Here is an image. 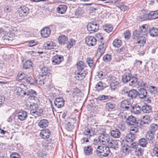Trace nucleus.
Listing matches in <instances>:
<instances>
[{
	"mask_svg": "<svg viewBox=\"0 0 158 158\" xmlns=\"http://www.w3.org/2000/svg\"><path fill=\"white\" fill-rule=\"evenodd\" d=\"M102 10V5L99 4H95L92 5L89 8V11L91 13H98L101 12Z\"/></svg>",
	"mask_w": 158,
	"mask_h": 158,
	"instance_id": "5",
	"label": "nucleus"
},
{
	"mask_svg": "<svg viewBox=\"0 0 158 158\" xmlns=\"http://www.w3.org/2000/svg\"><path fill=\"white\" fill-rule=\"evenodd\" d=\"M35 95H29L30 96H27L28 97V98L26 101V103L31 102L30 100L35 101L36 99H37V98L34 96Z\"/></svg>",
	"mask_w": 158,
	"mask_h": 158,
	"instance_id": "57",
	"label": "nucleus"
},
{
	"mask_svg": "<svg viewBox=\"0 0 158 158\" xmlns=\"http://www.w3.org/2000/svg\"><path fill=\"white\" fill-rule=\"evenodd\" d=\"M138 95V92L135 89H131L128 92L127 96L131 99L135 98Z\"/></svg>",
	"mask_w": 158,
	"mask_h": 158,
	"instance_id": "26",
	"label": "nucleus"
},
{
	"mask_svg": "<svg viewBox=\"0 0 158 158\" xmlns=\"http://www.w3.org/2000/svg\"><path fill=\"white\" fill-rule=\"evenodd\" d=\"M103 27L104 30L107 33L112 31L113 29V27L110 24H106L103 26Z\"/></svg>",
	"mask_w": 158,
	"mask_h": 158,
	"instance_id": "40",
	"label": "nucleus"
},
{
	"mask_svg": "<svg viewBox=\"0 0 158 158\" xmlns=\"http://www.w3.org/2000/svg\"><path fill=\"white\" fill-rule=\"evenodd\" d=\"M15 91L16 94L19 96H23V94L24 95V93H25L23 90L21 88L19 87H17L15 89Z\"/></svg>",
	"mask_w": 158,
	"mask_h": 158,
	"instance_id": "49",
	"label": "nucleus"
},
{
	"mask_svg": "<svg viewBox=\"0 0 158 158\" xmlns=\"http://www.w3.org/2000/svg\"><path fill=\"white\" fill-rule=\"evenodd\" d=\"M142 110L144 113H149L152 111L151 106L147 105H145L142 106Z\"/></svg>",
	"mask_w": 158,
	"mask_h": 158,
	"instance_id": "33",
	"label": "nucleus"
},
{
	"mask_svg": "<svg viewBox=\"0 0 158 158\" xmlns=\"http://www.w3.org/2000/svg\"><path fill=\"white\" fill-rule=\"evenodd\" d=\"M25 105L26 106L27 109H30L31 110V114H32V112L34 111L38 107V104L34 102L26 103Z\"/></svg>",
	"mask_w": 158,
	"mask_h": 158,
	"instance_id": "11",
	"label": "nucleus"
},
{
	"mask_svg": "<svg viewBox=\"0 0 158 158\" xmlns=\"http://www.w3.org/2000/svg\"><path fill=\"white\" fill-rule=\"evenodd\" d=\"M104 44L102 43V44H99L98 46V53H100V55H101L104 52L105 48L104 46Z\"/></svg>",
	"mask_w": 158,
	"mask_h": 158,
	"instance_id": "44",
	"label": "nucleus"
},
{
	"mask_svg": "<svg viewBox=\"0 0 158 158\" xmlns=\"http://www.w3.org/2000/svg\"><path fill=\"white\" fill-rule=\"evenodd\" d=\"M99 141L104 145L106 143H108L110 141L109 135L107 134H102L99 136Z\"/></svg>",
	"mask_w": 158,
	"mask_h": 158,
	"instance_id": "9",
	"label": "nucleus"
},
{
	"mask_svg": "<svg viewBox=\"0 0 158 158\" xmlns=\"http://www.w3.org/2000/svg\"><path fill=\"white\" fill-rule=\"evenodd\" d=\"M44 77V76L39 75L36 77L37 79L36 80V83L41 85H44L45 81Z\"/></svg>",
	"mask_w": 158,
	"mask_h": 158,
	"instance_id": "24",
	"label": "nucleus"
},
{
	"mask_svg": "<svg viewBox=\"0 0 158 158\" xmlns=\"http://www.w3.org/2000/svg\"><path fill=\"white\" fill-rule=\"evenodd\" d=\"M68 40V38L64 35H61L58 38L59 43L63 45L67 43Z\"/></svg>",
	"mask_w": 158,
	"mask_h": 158,
	"instance_id": "28",
	"label": "nucleus"
},
{
	"mask_svg": "<svg viewBox=\"0 0 158 158\" xmlns=\"http://www.w3.org/2000/svg\"><path fill=\"white\" fill-rule=\"evenodd\" d=\"M45 45V47L48 50L53 49L56 46L55 44L52 41L47 42Z\"/></svg>",
	"mask_w": 158,
	"mask_h": 158,
	"instance_id": "35",
	"label": "nucleus"
},
{
	"mask_svg": "<svg viewBox=\"0 0 158 158\" xmlns=\"http://www.w3.org/2000/svg\"><path fill=\"white\" fill-rule=\"evenodd\" d=\"M129 84L130 86H135L137 85L141 86H144L146 83L144 82H142V83H140L138 81V78L135 76H131V78L130 80Z\"/></svg>",
	"mask_w": 158,
	"mask_h": 158,
	"instance_id": "2",
	"label": "nucleus"
},
{
	"mask_svg": "<svg viewBox=\"0 0 158 158\" xmlns=\"http://www.w3.org/2000/svg\"><path fill=\"white\" fill-rule=\"evenodd\" d=\"M97 148L98 150L96 151L97 153L101 154V155L104 157L107 156L110 152L109 147L104 145L98 146Z\"/></svg>",
	"mask_w": 158,
	"mask_h": 158,
	"instance_id": "1",
	"label": "nucleus"
},
{
	"mask_svg": "<svg viewBox=\"0 0 158 158\" xmlns=\"http://www.w3.org/2000/svg\"><path fill=\"white\" fill-rule=\"evenodd\" d=\"M129 147L130 148H131L135 150L136 148H138V147H139V145L137 143L134 142L129 143L128 144Z\"/></svg>",
	"mask_w": 158,
	"mask_h": 158,
	"instance_id": "52",
	"label": "nucleus"
},
{
	"mask_svg": "<svg viewBox=\"0 0 158 158\" xmlns=\"http://www.w3.org/2000/svg\"><path fill=\"white\" fill-rule=\"evenodd\" d=\"M150 92L153 94H157L158 92L157 89L154 86H151L149 88Z\"/></svg>",
	"mask_w": 158,
	"mask_h": 158,
	"instance_id": "58",
	"label": "nucleus"
},
{
	"mask_svg": "<svg viewBox=\"0 0 158 158\" xmlns=\"http://www.w3.org/2000/svg\"><path fill=\"white\" fill-rule=\"evenodd\" d=\"M64 101L61 98H56L55 102L54 104L58 108H60L63 107L64 105Z\"/></svg>",
	"mask_w": 158,
	"mask_h": 158,
	"instance_id": "16",
	"label": "nucleus"
},
{
	"mask_svg": "<svg viewBox=\"0 0 158 158\" xmlns=\"http://www.w3.org/2000/svg\"><path fill=\"white\" fill-rule=\"evenodd\" d=\"M122 151L125 154H128L130 152V147H129V145L128 144L123 146L122 147Z\"/></svg>",
	"mask_w": 158,
	"mask_h": 158,
	"instance_id": "46",
	"label": "nucleus"
},
{
	"mask_svg": "<svg viewBox=\"0 0 158 158\" xmlns=\"http://www.w3.org/2000/svg\"><path fill=\"white\" fill-rule=\"evenodd\" d=\"M51 33V30L48 27H45L43 28L41 32V35L44 38L48 37Z\"/></svg>",
	"mask_w": 158,
	"mask_h": 158,
	"instance_id": "17",
	"label": "nucleus"
},
{
	"mask_svg": "<svg viewBox=\"0 0 158 158\" xmlns=\"http://www.w3.org/2000/svg\"><path fill=\"white\" fill-rule=\"evenodd\" d=\"M130 133L134 134L138 132V128L135 127H132L130 128Z\"/></svg>",
	"mask_w": 158,
	"mask_h": 158,
	"instance_id": "61",
	"label": "nucleus"
},
{
	"mask_svg": "<svg viewBox=\"0 0 158 158\" xmlns=\"http://www.w3.org/2000/svg\"><path fill=\"white\" fill-rule=\"evenodd\" d=\"M10 158H21L19 154L16 152L12 153L10 155Z\"/></svg>",
	"mask_w": 158,
	"mask_h": 158,
	"instance_id": "62",
	"label": "nucleus"
},
{
	"mask_svg": "<svg viewBox=\"0 0 158 158\" xmlns=\"http://www.w3.org/2000/svg\"><path fill=\"white\" fill-rule=\"evenodd\" d=\"M147 92L146 90L144 88H141L138 93V95L140 99L145 98L147 96Z\"/></svg>",
	"mask_w": 158,
	"mask_h": 158,
	"instance_id": "18",
	"label": "nucleus"
},
{
	"mask_svg": "<svg viewBox=\"0 0 158 158\" xmlns=\"http://www.w3.org/2000/svg\"><path fill=\"white\" fill-rule=\"evenodd\" d=\"M86 61V63L91 68H93L94 67V61L90 57H88L87 58Z\"/></svg>",
	"mask_w": 158,
	"mask_h": 158,
	"instance_id": "45",
	"label": "nucleus"
},
{
	"mask_svg": "<svg viewBox=\"0 0 158 158\" xmlns=\"http://www.w3.org/2000/svg\"><path fill=\"white\" fill-rule=\"evenodd\" d=\"M67 6L64 5H61L58 6L57 8V12L60 14H64L67 10Z\"/></svg>",
	"mask_w": 158,
	"mask_h": 158,
	"instance_id": "23",
	"label": "nucleus"
},
{
	"mask_svg": "<svg viewBox=\"0 0 158 158\" xmlns=\"http://www.w3.org/2000/svg\"><path fill=\"white\" fill-rule=\"evenodd\" d=\"M104 85L103 82L100 81L96 85L95 88L97 91H100L104 89L105 87Z\"/></svg>",
	"mask_w": 158,
	"mask_h": 158,
	"instance_id": "37",
	"label": "nucleus"
},
{
	"mask_svg": "<svg viewBox=\"0 0 158 158\" xmlns=\"http://www.w3.org/2000/svg\"><path fill=\"white\" fill-rule=\"evenodd\" d=\"M121 107L122 108L126 109L127 110L131 107V103L130 101L127 100H124L121 102Z\"/></svg>",
	"mask_w": 158,
	"mask_h": 158,
	"instance_id": "20",
	"label": "nucleus"
},
{
	"mask_svg": "<svg viewBox=\"0 0 158 158\" xmlns=\"http://www.w3.org/2000/svg\"><path fill=\"white\" fill-rule=\"evenodd\" d=\"M120 132L117 129H115L114 130H112L110 131V135L113 138H119L120 137Z\"/></svg>",
	"mask_w": 158,
	"mask_h": 158,
	"instance_id": "25",
	"label": "nucleus"
},
{
	"mask_svg": "<svg viewBox=\"0 0 158 158\" xmlns=\"http://www.w3.org/2000/svg\"><path fill=\"white\" fill-rule=\"evenodd\" d=\"M63 60L62 56L56 55L53 56L52 58V62L54 64H59Z\"/></svg>",
	"mask_w": 158,
	"mask_h": 158,
	"instance_id": "10",
	"label": "nucleus"
},
{
	"mask_svg": "<svg viewBox=\"0 0 158 158\" xmlns=\"http://www.w3.org/2000/svg\"><path fill=\"white\" fill-rule=\"evenodd\" d=\"M155 133L149 131L146 133L145 137L149 140H152L155 138Z\"/></svg>",
	"mask_w": 158,
	"mask_h": 158,
	"instance_id": "36",
	"label": "nucleus"
},
{
	"mask_svg": "<svg viewBox=\"0 0 158 158\" xmlns=\"http://www.w3.org/2000/svg\"><path fill=\"white\" fill-rule=\"evenodd\" d=\"M158 129V126L156 124H152L150 125L149 131L155 133V131Z\"/></svg>",
	"mask_w": 158,
	"mask_h": 158,
	"instance_id": "47",
	"label": "nucleus"
},
{
	"mask_svg": "<svg viewBox=\"0 0 158 158\" xmlns=\"http://www.w3.org/2000/svg\"><path fill=\"white\" fill-rule=\"evenodd\" d=\"M43 112V110L41 108L38 107L34 111L32 112V114H35L37 115L40 116Z\"/></svg>",
	"mask_w": 158,
	"mask_h": 158,
	"instance_id": "55",
	"label": "nucleus"
},
{
	"mask_svg": "<svg viewBox=\"0 0 158 158\" xmlns=\"http://www.w3.org/2000/svg\"><path fill=\"white\" fill-rule=\"evenodd\" d=\"M146 18L147 19L152 18L156 19L158 18V10L154 11H151L149 14L145 15Z\"/></svg>",
	"mask_w": 158,
	"mask_h": 158,
	"instance_id": "15",
	"label": "nucleus"
},
{
	"mask_svg": "<svg viewBox=\"0 0 158 158\" xmlns=\"http://www.w3.org/2000/svg\"><path fill=\"white\" fill-rule=\"evenodd\" d=\"M136 122L135 117L132 116H128L127 119V123L129 125H133Z\"/></svg>",
	"mask_w": 158,
	"mask_h": 158,
	"instance_id": "32",
	"label": "nucleus"
},
{
	"mask_svg": "<svg viewBox=\"0 0 158 158\" xmlns=\"http://www.w3.org/2000/svg\"><path fill=\"white\" fill-rule=\"evenodd\" d=\"M143 150L139 147H138L135 151V154L137 156L142 155L143 154Z\"/></svg>",
	"mask_w": 158,
	"mask_h": 158,
	"instance_id": "54",
	"label": "nucleus"
},
{
	"mask_svg": "<svg viewBox=\"0 0 158 158\" xmlns=\"http://www.w3.org/2000/svg\"><path fill=\"white\" fill-rule=\"evenodd\" d=\"M115 105L112 102H109L106 103V107L109 111H110L114 109Z\"/></svg>",
	"mask_w": 158,
	"mask_h": 158,
	"instance_id": "42",
	"label": "nucleus"
},
{
	"mask_svg": "<svg viewBox=\"0 0 158 158\" xmlns=\"http://www.w3.org/2000/svg\"><path fill=\"white\" fill-rule=\"evenodd\" d=\"M92 130L90 129L86 128L83 132V135L87 137L88 138H90L93 135V134L92 133Z\"/></svg>",
	"mask_w": 158,
	"mask_h": 158,
	"instance_id": "38",
	"label": "nucleus"
},
{
	"mask_svg": "<svg viewBox=\"0 0 158 158\" xmlns=\"http://www.w3.org/2000/svg\"><path fill=\"white\" fill-rule=\"evenodd\" d=\"M150 35L153 37H156L158 36V28L156 27H152L148 31Z\"/></svg>",
	"mask_w": 158,
	"mask_h": 158,
	"instance_id": "21",
	"label": "nucleus"
},
{
	"mask_svg": "<svg viewBox=\"0 0 158 158\" xmlns=\"http://www.w3.org/2000/svg\"><path fill=\"white\" fill-rule=\"evenodd\" d=\"M96 39L93 36H88L86 38L85 43L88 46H94L96 44Z\"/></svg>",
	"mask_w": 158,
	"mask_h": 158,
	"instance_id": "7",
	"label": "nucleus"
},
{
	"mask_svg": "<svg viewBox=\"0 0 158 158\" xmlns=\"http://www.w3.org/2000/svg\"><path fill=\"white\" fill-rule=\"evenodd\" d=\"M29 9L26 6L21 7L18 10L19 15L21 17L26 16L29 13Z\"/></svg>",
	"mask_w": 158,
	"mask_h": 158,
	"instance_id": "6",
	"label": "nucleus"
},
{
	"mask_svg": "<svg viewBox=\"0 0 158 158\" xmlns=\"http://www.w3.org/2000/svg\"><path fill=\"white\" fill-rule=\"evenodd\" d=\"M131 75L129 73H126L122 76V80L123 82L127 83L129 82Z\"/></svg>",
	"mask_w": 158,
	"mask_h": 158,
	"instance_id": "31",
	"label": "nucleus"
},
{
	"mask_svg": "<svg viewBox=\"0 0 158 158\" xmlns=\"http://www.w3.org/2000/svg\"><path fill=\"white\" fill-rule=\"evenodd\" d=\"M16 115L18 119L20 121L25 120L27 117V113L24 111H22L18 112Z\"/></svg>",
	"mask_w": 158,
	"mask_h": 158,
	"instance_id": "13",
	"label": "nucleus"
},
{
	"mask_svg": "<svg viewBox=\"0 0 158 158\" xmlns=\"http://www.w3.org/2000/svg\"><path fill=\"white\" fill-rule=\"evenodd\" d=\"M75 78L78 81H81L84 78L88 73L86 70L79 71L76 70L75 72Z\"/></svg>",
	"mask_w": 158,
	"mask_h": 158,
	"instance_id": "4",
	"label": "nucleus"
},
{
	"mask_svg": "<svg viewBox=\"0 0 158 158\" xmlns=\"http://www.w3.org/2000/svg\"><path fill=\"white\" fill-rule=\"evenodd\" d=\"M84 13V11L81 8H78L76 10L75 12V15L77 17H78L82 15Z\"/></svg>",
	"mask_w": 158,
	"mask_h": 158,
	"instance_id": "51",
	"label": "nucleus"
},
{
	"mask_svg": "<svg viewBox=\"0 0 158 158\" xmlns=\"http://www.w3.org/2000/svg\"><path fill=\"white\" fill-rule=\"evenodd\" d=\"M37 93L34 90L30 89L28 90L27 92L24 93V95H26L27 96H30L31 95H37Z\"/></svg>",
	"mask_w": 158,
	"mask_h": 158,
	"instance_id": "50",
	"label": "nucleus"
},
{
	"mask_svg": "<svg viewBox=\"0 0 158 158\" xmlns=\"http://www.w3.org/2000/svg\"><path fill=\"white\" fill-rule=\"evenodd\" d=\"M99 25L96 22H92L89 23L87 25L88 31L90 33L96 32L99 29Z\"/></svg>",
	"mask_w": 158,
	"mask_h": 158,
	"instance_id": "3",
	"label": "nucleus"
},
{
	"mask_svg": "<svg viewBox=\"0 0 158 158\" xmlns=\"http://www.w3.org/2000/svg\"><path fill=\"white\" fill-rule=\"evenodd\" d=\"M26 82L27 83L33 85L35 83V81L31 77H28L25 79Z\"/></svg>",
	"mask_w": 158,
	"mask_h": 158,
	"instance_id": "59",
	"label": "nucleus"
},
{
	"mask_svg": "<svg viewBox=\"0 0 158 158\" xmlns=\"http://www.w3.org/2000/svg\"><path fill=\"white\" fill-rule=\"evenodd\" d=\"M25 77V74L24 73L18 74L16 77V79L17 81H20L23 79Z\"/></svg>",
	"mask_w": 158,
	"mask_h": 158,
	"instance_id": "60",
	"label": "nucleus"
},
{
	"mask_svg": "<svg viewBox=\"0 0 158 158\" xmlns=\"http://www.w3.org/2000/svg\"><path fill=\"white\" fill-rule=\"evenodd\" d=\"M113 45L115 48H119L122 45V42L121 40L115 39L113 42Z\"/></svg>",
	"mask_w": 158,
	"mask_h": 158,
	"instance_id": "41",
	"label": "nucleus"
},
{
	"mask_svg": "<svg viewBox=\"0 0 158 158\" xmlns=\"http://www.w3.org/2000/svg\"><path fill=\"white\" fill-rule=\"evenodd\" d=\"M137 40V43L140 44V46H143L145 43L146 39L144 36H140Z\"/></svg>",
	"mask_w": 158,
	"mask_h": 158,
	"instance_id": "39",
	"label": "nucleus"
},
{
	"mask_svg": "<svg viewBox=\"0 0 158 158\" xmlns=\"http://www.w3.org/2000/svg\"><path fill=\"white\" fill-rule=\"evenodd\" d=\"M130 109L132 113L136 114H140L142 110L141 107L137 104L133 105Z\"/></svg>",
	"mask_w": 158,
	"mask_h": 158,
	"instance_id": "12",
	"label": "nucleus"
},
{
	"mask_svg": "<svg viewBox=\"0 0 158 158\" xmlns=\"http://www.w3.org/2000/svg\"><path fill=\"white\" fill-rule=\"evenodd\" d=\"M139 145L143 147H145L147 143V142L145 138H142L139 139Z\"/></svg>",
	"mask_w": 158,
	"mask_h": 158,
	"instance_id": "53",
	"label": "nucleus"
},
{
	"mask_svg": "<svg viewBox=\"0 0 158 158\" xmlns=\"http://www.w3.org/2000/svg\"><path fill=\"white\" fill-rule=\"evenodd\" d=\"M148 26L146 24L143 25L140 27V32L141 35H146L148 34Z\"/></svg>",
	"mask_w": 158,
	"mask_h": 158,
	"instance_id": "30",
	"label": "nucleus"
},
{
	"mask_svg": "<svg viewBox=\"0 0 158 158\" xmlns=\"http://www.w3.org/2000/svg\"><path fill=\"white\" fill-rule=\"evenodd\" d=\"M119 83L118 81H116L115 82H112L110 84V86L111 89L114 90L116 88L118 87Z\"/></svg>",
	"mask_w": 158,
	"mask_h": 158,
	"instance_id": "56",
	"label": "nucleus"
},
{
	"mask_svg": "<svg viewBox=\"0 0 158 158\" xmlns=\"http://www.w3.org/2000/svg\"><path fill=\"white\" fill-rule=\"evenodd\" d=\"M135 135L134 134H132L130 133L127 134L126 136V140L128 143H131L135 139Z\"/></svg>",
	"mask_w": 158,
	"mask_h": 158,
	"instance_id": "29",
	"label": "nucleus"
},
{
	"mask_svg": "<svg viewBox=\"0 0 158 158\" xmlns=\"http://www.w3.org/2000/svg\"><path fill=\"white\" fill-rule=\"evenodd\" d=\"M129 91V90L128 88L125 87L122 89L121 91V93L123 95H125V94H127V95Z\"/></svg>",
	"mask_w": 158,
	"mask_h": 158,
	"instance_id": "64",
	"label": "nucleus"
},
{
	"mask_svg": "<svg viewBox=\"0 0 158 158\" xmlns=\"http://www.w3.org/2000/svg\"><path fill=\"white\" fill-rule=\"evenodd\" d=\"M84 153L85 156H90L92 154L93 148L90 146H87L83 148Z\"/></svg>",
	"mask_w": 158,
	"mask_h": 158,
	"instance_id": "19",
	"label": "nucleus"
},
{
	"mask_svg": "<svg viewBox=\"0 0 158 158\" xmlns=\"http://www.w3.org/2000/svg\"><path fill=\"white\" fill-rule=\"evenodd\" d=\"M32 63L30 60H26L23 64V69H26L32 67Z\"/></svg>",
	"mask_w": 158,
	"mask_h": 158,
	"instance_id": "34",
	"label": "nucleus"
},
{
	"mask_svg": "<svg viewBox=\"0 0 158 158\" xmlns=\"http://www.w3.org/2000/svg\"><path fill=\"white\" fill-rule=\"evenodd\" d=\"M49 69L48 68L46 67H44L42 68L41 69L42 73L43 74V75L45 76V75H46L48 72Z\"/></svg>",
	"mask_w": 158,
	"mask_h": 158,
	"instance_id": "63",
	"label": "nucleus"
},
{
	"mask_svg": "<svg viewBox=\"0 0 158 158\" xmlns=\"http://www.w3.org/2000/svg\"><path fill=\"white\" fill-rule=\"evenodd\" d=\"M112 59V56L109 54H106L104 55L103 57V60L105 62L110 61Z\"/></svg>",
	"mask_w": 158,
	"mask_h": 158,
	"instance_id": "48",
	"label": "nucleus"
},
{
	"mask_svg": "<svg viewBox=\"0 0 158 158\" xmlns=\"http://www.w3.org/2000/svg\"><path fill=\"white\" fill-rule=\"evenodd\" d=\"M77 69L76 70L81 71L85 70L84 68L85 67V64L81 61L77 62L76 64Z\"/></svg>",
	"mask_w": 158,
	"mask_h": 158,
	"instance_id": "27",
	"label": "nucleus"
},
{
	"mask_svg": "<svg viewBox=\"0 0 158 158\" xmlns=\"http://www.w3.org/2000/svg\"><path fill=\"white\" fill-rule=\"evenodd\" d=\"M119 141L115 139L110 140L108 143L109 148L113 149L116 150L118 148V143Z\"/></svg>",
	"mask_w": 158,
	"mask_h": 158,
	"instance_id": "8",
	"label": "nucleus"
},
{
	"mask_svg": "<svg viewBox=\"0 0 158 158\" xmlns=\"http://www.w3.org/2000/svg\"><path fill=\"white\" fill-rule=\"evenodd\" d=\"M49 124L48 121L46 119H42L38 122V126L41 128H45L48 126Z\"/></svg>",
	"mask_w": 158,
	"mask_h": 158,
	"instance_id": "22",
	"label": "nucleus"
},
{
	"mask_svg": "<svg viewBox=\"0 0 158 158\" xmlns=\"http://www.w3.org/2000/svg\"><path fill=\"white\" fill-rule=\"evenodd\" d=\"M75 44V40L71 38L69 40L67 43L66 48L68 49H69L73 45H74Z\"/></svg>",
	"mask_w": 158,
	"mask_h": 158,
	"instance_id": "43",
	"label": "nucleus"
},
{
	"mask_svg": "<svg viewBox=\"0 0 158 158\" xmlns=\"http://www.w3.org/2000/svg\"><path fill=\"white\" fill-rule=\"evenodd\" d=\"M51 135V132L48 129L42 130L41 131L40 136L44 139H48Z\"/></svg>",
	"mask_w": 158,
	"mask_h": 158,
	"instance_id": "14",
	"label": "nucleus"
}]
</instances>
